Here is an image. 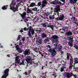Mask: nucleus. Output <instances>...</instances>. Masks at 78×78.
I'll list each match as a JSON object with an SVG mask.
<instances>
[{
  "mask_svg": "<svg viewBox=\"0 0 78 78\" xmlns=\"http://www.w3.org/2000/svg\"><path fill=\"white\" fill-rule=\"evenodd\" d=\"M20 32L21 33H22V32H23V30H20Z\"/></svg>",
  "mask_w": 78,
  "mask_h": 78,
  "instance_id": "69168bd1",
  "label": "nucleus"
},
{
  "mask_svg": "<svg viewBox=\"0 0 78 78\" xmlns=\"http://www.w3.org/2000/svg\"><path fill=\"white\" fill-rule=\"evenodd\" d=\"M59 0L63 3H65V0H55L52 2V4L55 5H59L55 6L56 8H55L54 9L53 11L54 12H56V15L58 16V17L55 18L56 20L58 21V20L62 21V20H64V14H61L59 16V12L61 11V9H60V6H60V5H62V3L61 1Z\"/></svg>",
  "mask_w": 78,
  "mask_h": 78,
  "instance_id": "f257e3e1",
  "label": "nucleus"
},
{
  "mask_svg": "<svg viewBox=\"0 0 78 78\" xmlns=\"http://www.w3.org/2000/svg\"><path fill=\"white\" fill-rule=\"evenodd\" d=\"M70 64H73V60H70Z\"/></svg>",
  "mask_w": 78,
  "mask_h": 78,
  "instance_id": "09e8293b",
  "label": "nucleus"
},
{
  "mask_svg": "<svg viewBox=\"0 0 78 78\" xmlns=\"http://www.w3.org/2000/svg\"><path fill=\"white\" fill-rule=\"evenodd\" d=\"M69 3L71 4H73V5H74L76 3V2L78 1V0H69Z\"/></svg>",
  "mask_w": 78,
  "mask_h": 78,
  "instance_id": "2eb2a0df",
  "label": "nucleus"
},
{
  "mask_svg": "<svg viewBox=\"0 0 78 78\" xmlns=\"http://www.w3.org/2000/svg\"><path fill=\"white\" fill-rule=\"evenodd\" d=\"M63 75L65 77L68 78H71V74H70V73L65 72L64 73Z\"/></svg>",
  "mask_w": 78,
  "mask_h": 78,
  "instance_id": "1a4fd4ad",
  "label": "nucleus"
},
{
  "mask_svg": "<svg viewBox=\"0 0 78 78\" xmlns=\"http://www.w3.org/2000/svg\"><path fill=\"white\" fill-rule=\"evenodd\" d=\"M41 3L42 8H44V7H45V6H46V5L47 4V2L45 0H43L42 1Z\"/></svg>",
  "mask_w": 78,
  "mask_h": 78,
  "instance_id": "f8f14e48",
  "label": "nucleus"
},
{
  "mask_svg": "<svg viewBox=\"0 0 78 78\" xmlns=\"http://www.w3.org/2000/svg\"><path fill=\"white\" fill-rule=\"evenodd\" d=\"M7 6H8V5L2 7V9H3V10L6 9H7Z\"/></svg>",
  "mask_w": 78,
  "mask_h": 78,
  "instance_id": "c9c22d12",
  "label": "nucleus"
},
{
  "mask_svg": "<svg viewBox=\"0 0 78 78\" xmlns=\"http://www.w3.org/2000/svg\"><path fill=\"white\" fill-rule=\"evenodd\" d=\"M66 34L67 36H72V32L70 31V30L67 31L66 33Z\"/></svg>",
  "mask_w": 78,
  "mask_h": 78,
  "instance_id": "4468645a",
  "label": "nucleus"
},
{
  "mask_svg": "<svg viewBox=\"0 0 78 78\" xmlns=\"http://www.w3.org/2000/svg\"><path fill=\"white\" fill-rule=\"evenodd\" d=\"M27 27H29V24H27Z\"/></svg>",
  "mask_w": 78,
  "mask_h": 78,
  "instance_id": "774afa93",
  "label": "nucleus"
},
{
  "mask_svg": "<svg viewBox=\"0 0 78 78\" xmlns=\"http://www.w3.org/2000/svg\"><path fill=\"white\" fill-rule=\"evenodd\" d=\"M41 69L42 70H43L44 69V66H42V67L41 68Z\"/></svg>",
  "mask_w": 78,
  "mask_h": 78,
  "instance_id": "0e129e2a",
  "label": "nucleus"
},
{
  "mask_svg": "<svg viewBox=\"0 0 78 78\" xmlns=\"http://www.w3.org/2000/svg\"><path fill=\"white\" fill-rule=\"evenodd\" d=\"M32 10L34 11H36V12H38V11H39V9L37 10V7H35L34 8V9H32Z\"/></svg>",
  "mask_w": 78,
  "mask_h": 78,
  "instance_id": "cd10ccee",
  "label": "nucleus"
},
{
  "mask_svg": "<svg viewBox=\"0 0 78 78\" xmlns=\"http://www.w3.org/2000/svg\"><path fill=\"white\" fill-rule=\"evenodd\" d=\"M10 9L11 8H13V2H12L11 5L10 6Z\"/></svg>",
  "mask_w": 78,
  "mask_h": 78,
  "instance_id": "a19ab883",
  "label": "nucleus"
},
{
  "mask_svg": "<svg viewBox=\"0 0 78 78\" xmlns=\"http://www.w3.org/2000/svg\"><path fill=\"white\" fill-rule=\"evenodd\" d=\"M62 30L64 32H67L69 30V26L68 25V26L63 27L62 29H60V30Z\"/></svg>",
  "mask_w": 78,
  "mask_h": 78,
  "instance_id": "ddd939ff",
  "label": "nucleus"
},
{
  "mask_svg": "<svg viewBox=\"0 0 78 78\" xmlns=\"http://www.w3.org/2000/svg\"><path fill=\"white\" fill-rule=\"evenodd\" d=\"M23 45V44H22V41L21 40H20L19 41V45L20 46H21V45Z\"/></svg>",
  "mask_w": 78,
  "mask_h": 78,
  "instance_id": "ea45409f",
  "label": "nucleus"
},
{
  "mask_svg": "<svg viewBox=\"0 0 78 78\" xmlns=\"http://www.w3.org/2000/svg\"><path fill=\"white\" fill-rule=\"evenodd\" d=\"M71 59H70V60H71L72 61H73V58H72V56H71Z\"/></svg>",
  "mask_w": 78,
  "mask_h": 78,
  "instance_id": "13d9d810",
  "label": "nucleus"
},
{
  "mask_svg": "<svg viewBox=\"0 0 78 78\" xmlns=\"http://www.w3.org/2000/svg\"><path fill=\"white\" fill-rule=\"evenodd\" d=\"M32 12V10H30V9H29V8H27V13H31V12Z\"/></svg>",
  "mask_w": 78,
  "mask_h": 78,
  "instance_id": "c756f323",
  "label": "nucleus"
},
{
  "mask_svg": "<svg viewBox=\"0 0 78 78\" xmlns=\"http://www.w3.org/2000/svg\"><path fill=\"white\" fill-rule=\"evenodd\" d=\"M61 53L62 55H64V51H62L61 52Z\"/></svg>",
  "mask_w": 78,
  "mask_h": 78,
  "instance_id": "3c124183",
  "label": "nucleus"
},
{
  "mask_svg": "<svg viewBox=\"0 0 78 78\" xmlns=\"http://www.w3.org/2000/svg\"><path fill=\"white\" fill-rule=\"evenodd\" d=\"M67 59L68 61H69V58H70V56L71 57V54L70 53H67Z\"/></svg>",
  "mask_w": 78,
  "mask_h": 78,
  "instance_id": "a211bd4d",
  "label": "nucleus"
},
{
  "mask_svg": "<svg viewBox=\"0 0 78 78\" xmlns=\"http://www.w3.org/2000/svg\"><path fill=\"white\" fill-rule=\"evenodd\" d=\"M41 35L42 39H44L45 37H47V34H44V33H43L42 34H41Z\"/></svg>",
  "mask_w": 78,
  "mask_h": 78,
  "instance_id": "4be33fe9",
  "label": "nucleus"
},
{
  "mask_svg": "<svg viewBox=\"0 0 78 78\" xmlns=\"http://www.w3.org/2000/svg\"><path fill=\"white\" fill-rule=\"evenodd\" d=\"M21 40H22L23 42H24V41H25V38L24 37L22 38Z\"/></svg>",
  "mask_w": 78,
  "mask_h": 78,
  "instance_id": "a18cd8bd",
  "label": "nucleus"
},
{
  "mask_svg": "<svg viewBox=\"0 0 78 78\" xmlns=\"http://www.w3.org/2000/svg\"><path fill=\"white\" fill-rule=\"evenodd\" d=\"M41 25H42L43 27H47V25H48V24L47 23H44L43 24H42Z\"/></svg>",
  "mask_w": 78,
  "mask_h": 78,
  "instance_id": "7c9ffc66",
  "label": "nucleus"
},
{
  "mask_svg": "<svg viewBox=\"0 0 78 78\" xmlns=\"http://www.w3.org/2000/svg\"><path fill=\"white\" fill-rule=\"evenodd\" d=\"M28 30H29V31L28 32H31V31H33V30H34V29L33 28V27H32L30 26H29V27H28Z\"/></svg>",
  "mask_w": 78,
  "mask_h": 78,
  "instance_id": "5701e85b",
  "label": "nucleus"
},
{
  "mask_svg": "<svg viewBox=\"0 0 78 78\" xmlns=\"http://www.w3.org/2000/svg\"><path fill=\"white\" fill-rule=\"evenodd\" d=\"M30 32H31V34L32 35H33V34H34V30H32L31 31H30Z\"/></svg>",
  "mask_w": 78,
  "mask_h": 78,
  "instance_id": "c03bdc74",
  "label": "nucleus"
},
{
  "mask_svg": "<svg viewBox=\"0 0 78 78\" xmlns=\"http://www.w3.org/2000/svg\"><path fill=\"white\" fill-rule=\"evenodd\" d=\"M42 78H46V77H45V76H43L42 77Z\"/></svg>",
  "mask_w": 78,
  "mask_h": 78,
  "instance_id": "680f3d73",
  "label": "nucleus"
},
{
  "mask_svg": "<svg viewBox=\"0 0 78 78\" xmlns=\"http://www.w3.org/2000/svg\"><path fill=\"white\" fill-rule=\"evenodd\" d=\"M31 72V71L30 70L28 71V73L29 74H30V73Z\"/></svg>",
  "mask_w": 78,
  "mask_h": 78,
  "instance_id": "4d7b16f0",
  "label": "nucleus"
},
{
  "mask_svg": "<svg viewBox=\"0 0 78 78\" xmlns=\"http://www.w3.org/2000/svg\"><path fill=\"white\" fill-rule=\"evenodd\" d=\"M36 19H37V18L35 17L34 19V20L35 21V22H36Z\"/></svg>",
  "mask_w": 78,
  "mask_h": 78,
  "instance_id": "603ef678",
  "label": "nucleus"
},
{
  "mask_svg": "<svg viewBox=\"0 0 78 78\" xmlns=\"http://www.w3.org/2000/svg\"><path fill=\"white\" fill-rule=\"evenodd\" d=\"M66 39L67 40V41H70L68 42V45L71 47H72L73 46V43L72 37L71 36H67V38H66Z\"/></svg>",
  "mask_w": 78,
  "mask_h": 78,
  "instance_id": "39448f33",
  "label": "nucleus"
},
{
  "mask_svg": "<svg viewBox=\"0 0 78 78\" xmlns=\"http://www.w3.org/2000/svg\"><path fill=\"white\" fill-rule=\"evenodd\" d=\"M37 31L38 33H40L42 32V28H37Z\"/></svg>",
  "mask_w": 78,
  "mask_h": 78,
  "instance_id": "393cba45",
  "label": "nucleus"
},
{
  "mask_svg": "<svg viewBox=\"0 0 78 78\" xmlns=\"http://www.w3.org/2000/svg\"><path fill=\"white\" fill-rule=\"evenodd\" d=\"M15 48L16 49V50H17L19 53H22V49L20 48L19 45H16L15 46Z\"/></svg>",
  "mask_w": 78,
  "mask_h": 78,
  "instance_id": "9d476101",
  "label": "nucleus"
},
{
  "mask_svg": "<svg viewBox=\"0 0 78 78\" xmlns=\"http://www.w3.org/2000/svg\"><path fill=\"white\" fill-rule=\"evenodd\" d=\"M74 63L73 64L74 66H75V64H78V58H74Z\"/></svg>",
  "mask_w": 78,
  "mask_h": 78,
  "instance_id": "412c9836",
  "label": "nucleus"
},
{
  "mask_svg": "<svg viewBox=\"0 0 78 78\" xmlns=\"http://www.w3.org/2000/svg\"><path fill=\"white\" fill-rule=\"evenodd\" d=\"M72 67H73V64H71V63H69V69H71Z\"/></svg>",
  "mask_w": 78,
  "mask_h": 78,
  "instance_id": "4c0bfd02",
  "label": "nucleus"
},
{
  "mask_svg": "<svg viewBox=\"0 0 78 78\" xmlns=\"http://www.w3.org/2000/svg\"><path fill=\"white\" fill-rule=\"evenodd\" d=\"M47 27H49V28H51L52 29V28H53L54 27V25H48L47 26Z\"/></svg>",
  "mask_w": 78,
  "mask_h": 78,
  "instance_id": "e433bc0d",
  "label": "nucleus"
},
{
  "mask_svg": "<svg viewBox=\"0 0 78 78\" xmlns=\"http://www.w3.org/2000/svg\"><path fill=\"white\" fill-rule=\"evenodd\" d=\"M37 41H36V42L38 45L42 43V38L38 37L37 39Z\"/></svg>",
  "mask_w": 78,
  "mask_h": 78,
  "instance_id": "9b49d317",
  "label": "nucleus"
},
{
  "mask_svg": "<svg viewBox=\"0 0 78 78\" xmlns=\"http://www.w3.org/2000/svg\"><path fill=\"white\" fill-rule=\"evenodd\" d=\"M24 31H28V28H27L26 27H24L23 29Z\"/></svg>",
  "mask_w": 78,
  "mask_h": 78,
  "instance_id": "de8ad7c7",
  "label": "nucleus"
},
{
  "mask_svg": "<svg viewBox=\"0 0 78 78\" xmlns=\"http://www.w3.org/2000/svg\"><path fill=\"white\" fill-rule=\"evenodd\" d=\"M39 20V18L37 17V18L36 22H37V21H38V20Z\"/></svg>",
  "mask_w": 78,
  "mask_h": 78,
  "instance_id": "864d4df0",
  "label": "nucleus"
},
{
  "mask_svg": "<svg viewBox=\"0 0 78 78\" xmlns=\"http://www.w3.org/2000/svg\"><path fill=\"white\" fill-rule=\"evenodd\" d=\"M30 64L31 66H38V63H35L34 62V61H33V62H31L30 63Z\"/></svg>",
  "mask_w": 78,
  "mask_h": 78,
  "instance_id": "6ab92c4d",
  "label": "nucleus"
},
{
  "mask_svg": "<svg viewBox=\"0 0 78 78\" xmlns=\"http://www.w3.org/2000/svg\"><path fill=\"white\" fill-rule=\"evenodd\" d=\"M51 77H54V78H56V77L57 76V75L55 72H54L53 73V74L51 75Z\"/></svg>",
  "mask_w": 78,
  "mask_h": 78,
  "instance_id": "b1692460",
  "label": "nucleus"
},
{
  "mask_svg": "<svg viewBox=\"0 0 78 78\" xmlns=\"http://www.w3.org/2000/svg\"><path fill=\"white\" fill-rule=\"evenodd\" d=\"M25 75H27V73L25 72Z\"/></svg>",
  "mask_w": 78,
  "mask_h": 78,
  "instance_id": "e2e57ef3",
  "label": "nucleus"
},
{
  "mask_svg": "<svg viewBox=\"0 0 78 78\" xmlns=\"http://www.w3.org/2000/svg\"><path fill=\"white\" fill-rule=\"evenodd\" d=\"M21 62L20 63V65H25V60L22 59Z\"/></svg>",
  "mask_w": 78,
  "mask_h": 78,
  "instance_id": "a878e982",
  "label": "nucleus"
},
{
  "mask_svg": "<svg viewBox=\"0 0 78 78\" xmlns=\"http://www.w3.org/2000/svg\"><path fill=\"white\" fill-rule=\"evenodd\" d=\"M74 46H73V47H74V48H76V49L77 50H78V45H76L75 44H74Z\"/></svg>",
  "mask_w": 78,
  "mask_h": 78,
  "instance_id": "58836bf2",
  "label": "nucleus"
},
{
  "mask_svg": "<svg viewBox=\"0 0 78 78\" xmlns=\"http://www.w3.org/2000/svg\"><path fill=\"white\" fill-rule=\"evenodd\" d=\"M32 56H33L32 58H35V57H36V56L33 55V54H32Z\"/></svg>",
  "mask_w": 78,
  "mask_h": 78,
  "instance_id": "6e6d98bb",
  "label": "nucleus"
},
{
  "mask_svg": "<svg viewBox=\"0 0 78 78\" xmlns=\"http://www.w3.org/2000/svg\"><path fill=\"white\" fill-rule=\"evenodd\" d=\"M20 35H19L18 37L17 38V41H18V40H20Z\"/></svg>",
  "mask_w": 78,
  "mask_h": 78,
  "instance_id": "49530a36",
  "label": "nucleus"
},
{
  "mask_svg": "<svg viewBox=\"0 0 78 78\" xmlns=\"http://www.w3.org/2000/svg\"><path fill=\"white\" fill-rule=\"evenodd\" d=\"M70 74H71V77H72V76H73L75 78H77L76 76V75H73V74L72 73H70Z\"/></svg>",
  "mask_w": 78,
  "mask_h": 78,
  "instance_id": "f704fd0d",
  "label": "nucleus"
},
{
  "mask_svg": "<svg viewBox=\"0 0 78 78\" xmlns=\"http://www.w3.org/2000/svg\"><path fill=\"white\" fill-rule=\"evenodd\" d=\"M15 62L16 64H19L20 63V59H19L18 57H16L15 58Z\"/></svg>",
  "mask_w": 78,
  "mask_h": 78,
  "instance_id": "f3484780",
  "label": "nucleus"
},
{
  "mask_svg": "<svg viewBox=\"0 0 78 78\" xmlns=\"http://www.w3.org/2000/svg\"><path fill=\"white\" fill-rule=\"evenodd\" d=\"M41 75H44V73H42Z\"/></svg>",
  "mask_w": 78,
  "mask_h": 78,
  "instance_id": "338daca9",
  "label": "nucleus"
},
{
  "mask_svg": "<svg viewBox=\"0 0 78 78\" xmlns=\"http://www.w3.org/2000/svg\"><path fill=\"white\" fill-rule=\"evenodd\" d=\"M71 19L73 22H76V21H77V19H76V18L73 16H72V17L71 18Z\"/></svg>",
  "mask_w": 78,
  "mask_h": 78,
  "instance_id": "dca6fc26",
  "label": "nucleus"
},
{
  "mask_svg": "<svg viewBox=\"0 0 78 78\" xmlns=\"http://www.w3.org/2000/svg\"><path fill=\"white\" fill-rule=\"evenodd\" d=\"M9 69H5L4 72H3V75L2 76L1 78H7V76H8V75H9Z\"/></svg>",
  "mask_w": 78,
  "mask_h": 78,
  "instance_id": "423d86ee",
  "label": "nucleus"
},
{
  "mask_svg": "<svg viewBox=\"0 0 78 78\" xmlns=\"http://www.w3.org/2000/svg\"><path fill=\"white\" fill-rule=\"evenodd\" d=\"M52 38L53 39L52 41V44H54V45H55L56 47L58 45V37L56 35H52Z\"/></svg>",
  "mask_w": 78,
  "mask_h": 78,
  "instance_id": "20e7f679",
  "label": "nucleus"
},
{
  "mask_svg": "<svg viewBox=\"0 0 78 78\" xmlns=\"http://www.w3.org/2000/svg\"><path fill=\"white\" fill-rule=\"evenodd\" d=\"M74 24H76V27H77L78 26V23H76V22H74Z\"/></svg>",
  "mask_w": 78,
  "mask_h": 78,
  "instance_id": "8fccbe9b",
  "label": "nucleus"
},
{
  "mask_svg": "<svg viewBox=\"0 0 78 78\" xmlns=\"http://www.w3.org/2000/svg\"><path fill=\"white\" fill-rule=\"evenodd\" d=\"M7 57H9V58L10 57V55H9V54L7 55Z\"/></svg>",
  "mask_w": 78,
  "mask_h": 78,
  "instance_id": "052dcab7",
  "label": "nucleus"
},
{
  "mask_svg": "<svg viewBox=\"0 0 78 78\" xmlns=\"http://www.w3.org/2000/svg\"><path fill=\"white\" fill-rule=\"evenodd\" d=\"M49 18L51 20H53L55 19V16H50L49 17Z\"/></svg>",
  "mask_w": 78,
  "mask_h": 78,
  "instance_id": "2f4dec72",
  "label": "nucleus"
},
{
  "mask_svg": "<svg viewBox=\"0 0 78 78\" xmlns=\"http://www.w3.org/2000/svg\"><path fill=\"white\" fill-rule=\"evenodd\" d=\"M49 42V39L48 38H47L44 41V43H47Z\"/></svg>",
  "mask_w": 78,
  "mask_h": 78,
  "instance_id": "72a5a7b5",
  "label": "nucleus"
},
{
  "mask_svg": "<svg viewBox=\"0 0 78 78\" xmlns=\"http://www.w3.org/2000/svg\"><path fill=\"white\" fill-rule=\"evenodd\" d=\"M16 3H15L14 4H13V8H11V9L12 10L13 12L15 13L16 12V11H19V10H18V7L17 6H16V8L14 6L15 5H16Z\"/></svg>",
  "mask_w": 78,
  "mask_h": 78,
  "instance_id": "6e6552de",
  "label": "nucleus"
},
{
  "mask_svg": "<svg viewBox=\"0 0 78 78\" xmlns=\"http://www.w3.org/2000/svg\"><path fill=\"white\" fill-rule=\"evenodd\" d=\"M23 54L25 56H26L27 55V57L26 60L27 63L30 64V61H33V59H32V57H31L30 55H29L30 54V49H26L23 52Z\"/></svg>",
  "mask_w": 78,
  "mask_h": 78,
  "instance_id": "f03ea898",
  "label": "nucleus"
},
{
  "mask_svg": "<svg viewBox=\"0 0 78 78\" xmlns=\"http://www.w3.org/2000/svg\"><path fill=\"white\" fill-rule=\"evenodd\" d=\"M66 67L65 66H62L60 69V72H62L63 71H64V69H66Z\"/></svg>",
  "mask_w": 78,
  "mask_h": 78,
  "instance_id": "bb28decb",
  "label": "nucleus"
},
{
  "mask_svg": "<svg viewBox=\"0 0 78 78\" xmlns=\"http://www.w3.org/2000/svg\"><path fill=\"white\" fill-rule=\"evenodd\" d=\"M27 34L29 36V37H30V38H31V37H32V36L31 34V32H28Z\"/></svg>",
  "mask_w": 78,
  "mask_h": 78,
  "instance_id": "473e14b6",
  "label": "nucleus"
},
{
  "mask_svg": "<svg viewBox=\"0 0 78 78\" xmlns=\"http://www.w3.org/2000/svg\"><path fill=\"white\" fill-rule=\"evenodd\" d=\"M41 5V2H39L38 3L37 5L38 6H40Z\"/></svg>",
  "mask_w": 78,
  "mask_h": 78,
  "instance_id": "37998d69",
  "label": "nucleus"
},
{
  "mask_svg": "<svg viewBox=\"0 0 78 78\" xmlns=\"http://www.w3.org/2000/svg\"><path fill=\"white\" fill-rule=\"evenodd\" d=\"M62 50V45H58V51H61Z\"/></svg>",
  "mask_w": 78,
  "mask_h": 78,
  "instance_id": "aec40b11",
  "label": "nucleus"
},
{
  "mask_svg": "<svg viewBox=\"0 0 78 78\" xmlns=\"http://www.w3.org/2000/svg\"><path fill=\"white\" fill-rule=\"evenodd\" d=\"M47 48H49L48 50V51L51 54V57L53 58L55 56V55L56 52V50L58 49V48L56 47L55 48H51V46L49 45H48L47 46Z\"/></svg>",
  "mask_w": 78,
  "mask_h": 78,
  "instance_id": "7ed1b4c3",
  "label": "nucleus"
},
{
  "mask_svg": "<svg viewBox=\"0 0 78 78\" xmlns=\"http://www.w3.org/2000/svg\"><path fill=\"white\" fill-rule=\"evenodd\" d=\"M35 6H36V4L34 2L31 3L30 5V7H33Z\"/></svg>",
  "mask_w": 78,
  "mask_h": 78,
  "instance_id": "c85d7f7f",
  "label": "nucleus"
},
{
  "mask_svg": "<svg viewBox=\"0 0 78 78\" xmlns=\"http://www.w3.org/2000/svg\"><path fill=\"white\" fill-rule=\"evenodd\" d=\"M18 77L19 78H21L22 77L20 75V74H19L18 75Z\"/></svg>",
  "mask_w": 78,
  "mask_h": 78,
  "instance_id": "5fc2aeb1",
  "label": "nucleus"
},
{
  "mask_svg": "<svg viewBox=\"0 0 78 78\" xmlns=\"http://www.w3.org/2000/svg\"><path fill=\"white\" fill-rule=\"evenodd\" d=\"M31 62H30V63H27V66L26 67V69H27V67H28V66H30V65H31V64H30V63H31Z\"/></svg>",
  "mask_w": 78,
  "mask_h": 78,
  "instance_id": "79ce46f5",
  "label": "nucleus"
},
{
  "mask_svg": "<svg viewBox=\"0 0 78 78\" xmlns=\"http://www.w3.org/2000/svg\"><path fill=\"white\" fill-rule=\"evenodd\" d=\"M39 54L41 55L42 56H44V55H43L41 53L39 52Z\"/></svg>",
  "mask_w": 78,
  "mask_h": 78,
  "instance_id": "bf43d9fd",
  "label": "nucleus"
},
{
  "mask_svg": "<svg viewBox=\"0 0 78 78\" xmlns=\"http://www.w3.org/2000/svg\"><path fill=\"white\" fill-rule=\"evenodd\" d=\"M20 15L22 17V19H23L25 21H28V20L26 17V15H27V13L26 12H23L22 14H21L19 13Z\"/></svg>",
  "mask_w": 78,
  "mask_h": 78,
  "instance_id": "0eeeda50",
  "label": "nucleus"
}]
</instances>
